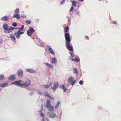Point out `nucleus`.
I'll use <instances>...</instances> for the list:
<instances>
[{
  "instance_id": "f257e3e1",
  "label": "nucleus",
  "mask_w": 121,
  "mask_h": 121,
  "mask_svg": "<svg viewBox=\"0 0 121 121\" xmlns=\"http://www.w3.org/2000/svg\"><path fill=\"white\" fill-rule=\"evenodd\" d=\"M66 46L67 49L70 52L73 51V49L72 46L70 45V42L71 40L70 38L65 39Z\"/></svg>"
},
{
  "instance_id": "f03ea898",
  "label": "nucleus",
  "mask_w": 121,
  "mask_h": 121,
  "mask_svg": "<svg viewBox=\"0 0 121 121\" xmlns=\"http://www.w3.org/2000/svg\"><path fill=\"white\" fill-rule=\"evenodd\" d=\"M9 26L8 25L5 24H4L3 26V28L4 30V32L5 33H9L12 31V30L13 29H16V28L15 29L12 26L8 28Z\"/></svg>"
},
{
  "instance_id": "7ed1b4c3",
  "label": "nucleus",
  "mask_w": 121,
  "mask_h": 121,
  "mask_svg": "<svg viewBox=\"0 0 121 121\" xmlns=\"http://www.w3.org/2000/svg\"><path fill=\"white\" fill-rule=\"evenodd\" d=\"M65 33V39L70 38V35L69 33V28L68 26L64 28Z\"/></svg>"
},
{
  "instance_id": "20e7f679",
  "label": "nucleus",
  "mask_w": 121,
  "mask_h": 121,
  "mask_svg": "<svg viewBox=\"0 0 121 121\" xmlns=\"http://www.w3.org/2000/svg\"><path fill=\"white\" fill-rule=\"evenodd\" d=\"M50 101L48 100L46 103V107L49 111L51 112H53L54 109V107L50 105Z\"/></svg>"
},
{
  "instance_id": "39448f33",
  "label": "nucleus",
  "mask_w": 121,
  "mask_h": 121,
  "mask_svg": "<svg viewBox=\"0 0 121 121\" xmlns=\"http://www.w3.org/2000/svg\"><path fill=\"white\" fill-rule=\"evenodd\" d=\"M30 84L31 81L29 79H27L25 81V83H22V84H21L22 85V87H28Z\"/></svg>"
},
{
  "instance_id": "423d86ee",
  "label": "nucleus",
  "mask_w": 121,
  "mask_h": 121,
  "mask_svg": "<svg viewBox=\"0 0 121 121\" xmlns=\"http://www.w3.org/2000/svg\"><path fill=\"white\" fill-rule=\"evenodd\" d=\"M29 29L27 31L28 35L29 36H31L32 35V33L35 32L33 28L31 27H29Z\"/></svg>"
},
{
  "instance_id": "0eeeda50",
  "label": "nucleus",
  "mask_w": 121,
  "mask_h": 121,
  "mask_svg": "<svg viewBox=\"0 0 121 121\" xmlns=\"http://www.w3.org/2000/svg\"><path fill=\"white\" fill-rule=\"evenodd\" d=\"M47 114L48 116L50 118H54L56 116V114L54 112H47Z\"/></svg>"
},
{
  "instance_id": "6e6552de",
  "label": "nucleus",
  "mask_w": 121,
  "mask_h": 121,
  "mask_svg": "<svg viewBox=\"0 0 121 121\" xmlns=\"http://www.w3.org/2000/svg\"><path fill=\"white\" fill-rule=\"evenodd\" d=\"M68 81L70 83H71L72 85H73L76 81L72 77L68 78Z\"/></svg>"
},
{
  "instance_id": "1a4fd4ad",
  "label": "nucleus",
  "mask_w": 121,
  "mask_h": 121,
  "mask_svg": "<svg viewBox=\"0 0 121 121\" xmlns=\"http://www.w3.org/2000/svg\"><path fill=\"white\" fill-rule=\"evenodd\" d=\"M58 82H54V86L52 88L53 91H55L56 89L58 87Z\"/></svg>"
},
{
  "instance_id": "9d476101",
  "label": "nucleus",
  "mask_w": 121,
  "mask_h": 121,
  "mask_svg": "<svg viewBox=\"0 0 121 121\" xmlns=\"http://www.w3.org/2000/svg\"><path fill=\"white\" fill-rule=\"evenodd\" d=\"M9 18V17L7 16L6 15L1 18V20L3 21H8Z\"/></svg>"
},
{
  "instance_id": "9b49d317",
  "label": "nucleus",
  "mask_w": 121,
  "mask_h": 121,
  "mask_svg": "<svg viewBox=\"0 0 121 121\" xmlns=\"http://www.w3.org/2000/svg\"><path fill=\"white\" fill-rule=\"evenodd\" d=\"M47 48L49 50V52L51 53L53 55H54L55 53L53 51V49L49 45L47 46H46Z\"/></svg>"
},
{
  "instance_id": "f8f14e48",
  "label": "nucleus",
  "mask_w": 121,
  "mask_h": 121,
  "mask_svg": "<svg viewBox=\"0 0 121 121\" xmlns=\"http://www.w3.org/2000/svg\"><path fill=\"white\" fill-rule=\"evenodd\" d=\"M9 37L12 41L13 42H15L16 41V40L15 37L13 36L12 34H10V35Z\"/></svg>"
},
{
  "instance_id": "ddd939ff",
  "label": "nucleus",
  "mask_w": 121,
  "mask_h": 121,
  "mask_svg": "<svg viewBox=\"0 0 121 121\" xmlns=\"http://www.w3.org/2000/svg\"><path fill=\"white\" fill-rule=\"evenodd\" d=\"M18 75L20 77H22L23 76V71L22 69H19L17 72Z\"/></svg>"
},
{
  "instance_id": "4468645a",
  "label": "nucleus",
  "mask_w": 121,
  "mask_h": 121,
  "mask_svg": "<svg viewBox=\"0 0 121 121\" xmlns=\"http://www.w3.org/2000/svg\"><path fill=\"white\" fill-rule=\"evenodd\" d=\"M16 18L17 19H19L20 18V16L18 14H14L13 16V18Z\"/></svg>"
},
{
  "instance_id": "2eb2a0df",
  "label": "nucleus",
  "mask_w": 121,
  "mask_h": 121,
  "mask_svg": "<svg viewBox=\"0 0 121 121\" xmlns=\"http://www.w3.org/2000/svg\"><path fill=\"white\" fill-rule=\"evenodd\" d=\"M26 70L27 72L30 73H35L36 71L35 70L33 69H26Z\"/></svg>"
},
{
  "instance_id": "dca6fc26",
  "label": "nucleus",
  "mask_w": 121,
  "mask_h": 121,
  "mask_svg": "<svg viewBox=\"0 0 121 121\" xmlns=\"http://www.w3.org/2000/svg\"><path fill=\"white\" fill-rule=\"evenodd\" d=\"M12 84H15L16 85L20 86L21 87H22V86L21 84H22V83L20 84L19 83V82L18 81H15L12 83Z\"/></svg>"
},
{
  "instance_id": "f3484780",
  "label": "nucleus",
  "mask_w": 121,
  "mask_h": 121,
  "mask_svg": "<svg viewBox=\"0 0 121 121\" xmlns=\"http://www.w3.org/2000/svg\"><path fill=\"white\" fill-rule=\"evenodd\" d=\"M60 87L63 90L64 92H65L66 91V89L64 85H62L60 86Z\"/></svg>"
},
{
  "instance_id": "a211bd4d",
  "label": "nucleus",
  "mask_w": 121,
  "mask_h": 121,
  "mask_svg": "<svg viewBox=\"0 0 121 121\" xmlns=\"http://www.w3.org/2000/svg\"><path fill=\"white\" fill-rule=\"evenodd\" d=\"M44 63L46 66H48L50 68L52 69L53 68V65L51 64H49L48 63Z\"/></svg>"
},
{
  "instance_id": "6ab92c4d",
  "label": "nucleus",
  "mask_w": 121,
  "mask_h": 121,
  "mask_svg": "<svg viewBox=\"0 0 121 121\" xmlns=\"http://www.w3.org/2000/svg\"><path fill=\"white\" fill-rule=\"evenodd\" d=\"M15 78L14 76H11L9 78V80L11 81H12Z\"/></svg>"
},
{
  "instance_id": "aec40b11",
  "label": "nucleus",
  "mask_w": 121,
  "mask_h": 121,
  "mask_svg": "<svg viewBox=\"0 0 121 121\" xmlns=\"http://www.w3.org/2000/svg\"><path fill=\"white\" fill-rule=\"evenodd\" d=\"M57 60L56 59L53 58H52L51 63H56Z\"/></svg>"
},
{
  "instance_id": "412c9836",
  "label": "nucleus",
  "mask_w": 121,
  "mask_h": 121,
  "mask_svg": "<svg viewBox=\"0 0 121 121\" xmlns=\"http://www.w3.org/2000/svg\"><path fill=\"white\" fill-rule=\"evenodd\" d=\"M60 101H58L55 107V109H56L58 108V106L60 105Z\"/></svg>"
},
{
  "instance_id": "4be33fe9",
  "label": "nucleus",
  "mask_w": 121,
  "mask_h": 121,
  "mask_svg": "<svg viewBox=\"0 0 121 121\" xmlns=\"http://www.w3.org/2000/svg\"><path fill=\"white\" fill-rule=\"evenodd\" d=\"M16 34L18 35H21L24 33V32H21L20 30L17 31L16 33Z\"/></svg>"
},
{
  "instance_id": "5701e85b",
  "label": "nucleus",
  "mask_w": 121,
  "mask_h": 121,
  "mask_svg": "<svg viewBox=\"0 0 121 121\" xmlns=\"http://www.w3.org/2000/svg\"><path fill=\"white\" fill-rule=\"evenodd\" d=\"M73 69L74 70V74H78V72L77 71V69L76 68H73Z\"/></svg>"
},
{
  "instance_id": "b1692460",
  "label": "nucleus",
  "mask_w": 121,
  "mask_h": 121,
  "mask_svg": "<svg viewBox=\"0 0 121 121\" xmlns=\"http://www.w3.org/2000/svg\"><path fill=\"white\" fill-rule=\"evenodd\" d=\"M7 85V83H4L0 84V85L2 87H4L6 86Z\"/></svg>"
},
{
  "instance_id": "393cba45",
  "label": "nucleus",
  "mask_w": 121,
  "mask_h": 121,
  "mask_svg": "<svg viewBox=\"0 0 121 121\" xmlns=\"http://www.w3.org/2000/svg\"><path fill=\"white\" fill-rule=\"evenodd\" d=\"M42 86L44 88L46 89H48L49 87V86L48 85H42Z\"/></svg>"
},
{
  "instance_id": "a878e982",
  "label": "nucleus",
  "mask_w": 121,
  "mask_h": 121,
  "mask_svg": "<svg viewBox=\"0 0 121 121\" xmlns=\"http://www.w3.org/2000/svg\"><path fill=\"white\" fill-rule=\"evenodd\" d=\"M69 53L70 55V59H72L73 57H74L73 53L71 52H69Z\"/></svg>"
},
{
  "instance_id": "bb28decb",
  "label": "nucleus",
  "mask_w": 121,
  "mask_h": 121,
  "mask_svg": "<svg viewBox=\"0 0 121 121\" xmlns=\"http://www.w3.org/2000/svg\"><path fill=\"white\" fill-rule=\"evenodd\" d=\"M4 78V76L3 75H0V81L2 80Z\"/></svg>"
},
{
  "instance_id": "cd10ccee",
  "label": "nucleus",
  "mask_w": 121,
  "mask_h": 121,
  "mask_svg": "<svg viewBox=\"0 0 121 121\" xmlns=\"http://www.w3.org/2000/svg\"><path fill=\"white\" fill-rule=\"evenodd\" d=\"M72 4L73 5H74L75 6H76V5L77 4V3L76 1H72Z\"/></svg>"
},
{
  "instance_id": "c85d7f7f",
  "label": "nucleus",
  "mask_w": 121,
  "mask_h": 121,
  "mask_svg": "<svg viewBox=\"0 0 121 121\" xmlns=\"http://www.w3.org/2000/svg\"><path fill=\"white\" fill-rule=\"evenodd\" d=\"M14 35L16 36V38L17 39H19L20 38V36L18 35H17L16 33L15 32L14 33Z\"/></svg>"
},
{
  "instance_id": "c756f323",
  "label": "nucleus",
  "mask_w": 121,
  "mask_h": 121,
  "mask_svg": "<svg viewBox=\"0 0 121 121\" xmlns=\"http://www.w3.org/2000/svg\"><path fill=\"white\" fill-rule=\"evenodd\" d=\"M19 11V9H17L15 10L14 12L16 14H17Z\"/></svg>"
},
{
  "instance_id": "7c9ffc66",
  "label": "nucleus",
  "mask_w": 121,
  "mask_h": 121,
  "mask_svg": "<svg viewBox=\"0 0 121 121\" xmlns=\"http://www.w3.org/2000/svg\"><path fill=\"white\" fill-rule=\"evenodd\" d=\"M24 28V25H22V26H21V27L19 28L18 29L19 30H23V28Z\"/></svg>"
},
{
  "instance_id": "2f4dec72",
  "label": "nucleus",
  "mask_w": 121,
  "mask_h": 121,
  "mask_svg": "<svg viewBox=\"0 0 121 121\" xmlns=\"http://www.w3.org/2000/svg\"><path fill=\"white\" fill-rule=\"evenodd\" d=\"M72 61H77L78 62V60L77 58H75V59H73L72 60Z\"/></svg>"
},
{
  "instance_id": "473e14b6",
  "label": "nucleus",
  "mask_w": 121,
  "mask_h": 121,
  "mask_svg": "<svg viewBox=\"0 0 121 121\" xmlns=\"http://www.w3.org/2000/svg\"><path fill=\"white\" fill-rule=\"evenodd\" d=\"M12 25L14 26H16L17 25V24L16 22H13L12 24Z\"/></svg>"
},
{
  "instance_id": "72a5a7b5",
  "label": "nucleus",
  "mask_w": 121,
  "mask_h": 121,
  "mask_svg": "<svg viewBox=\"0 0 121 121\" xmlns=\"http://www.w3.org/2000/svg\"><path fill=\"white\" fill-rule=\"evenodd\" d=\"M74 7L73 6H72L70 9L69 11L70 12H72L73 11V10H74Z\"/></svg>"
},
{
  "instance_id": "f704fd0d",
  "label": "nucleus",
  "mask_w": 121,
  "mask_h": 121,
  "mask_svg": "<svg viewBox=\"0 0 121 121\" xmlns=\"http://www.w3.org/2000/svg\"><path fill=\"white\" fill-rule=\"evenodd\" d=\"M40 115L42 117H43L44 116V114L43 112H41L40 113Z\"/></svg>"
},
{
  "instance_id": "c9c22d12",
  "label": "nucleus",
  "mask_w": 121,
  "mask_h": 121,
  "mask_svg": "<svg viewBox=\"0 0 121 121\" xmlns=\"http://www.w3.org/2000/svg\"><path fill=\"white\" fill-rule=\"evenodd\" d=\"M21 17L23 18H25L26 17V15L24 14H22Z\"/></svg>"
},
{
  "instance_id": "e433bc0d",
  "label": "nucleus",
  "mask_w": 121,
  "mask_h": 121,
  "mask_svg": "<svg viewBox=\"0 0 121 121\" xmlns=\"http://www.w3.org/2000/svg\"><path fill=\"white\" fill-rule=\"evenodd\" d=\"M26 22L28 24H29L31 22V21L30 20L27 21H26Z\"/></svg>"
},
{
  "instance_id": "4c0bfd02",
  "label": "nucleus",
  "mask_w": 121,
  "mask_h": 121,
  "mask_svg": "<svg viewBox=\"0 0 121 121\" xmlns=\"http://www.w3.org/2000/svg\"><path fill=\"white\" fill-rule=\"evenodd\" d=\"M46 95L47 97H48L49 98L50 96V95L49 93H48L47 94H46Z\"/></svg>"
},
{
  "instance_id": "58836bf2",
  "label": "nucleus",
  "mask_w": 121,
  "mask_h": 121,
  "mask_svg": "<svg viewBox=\"0 0 121 121\" xmlns=\"http://www.w3.org/2000/svg\"><path fill=\"white\" fill-rule=\"evenodd\" d=\"M83 83V82L81 80L79 82V84L80 85H82Z\"/></svg>"
},
{
  "instance_id": "ea45409f",
  "label": "nucleus",
  "mask_w": 121,
  "mask_h": 121,
  "mask_svg": "<svg viewBox=\"0 0 121 121\" xmlns=\"http://www.w3.org/2000/svg\"><path fill=\"white\" fill-rule=\"evenodd\" d=\"M65 0H63L61 1L60 2V4H62L64 3L65 2Z\"/></svg>"
},
{
  "instance_id": "a19ab883",
  "label": "nucleus",
  "mask_w": 121,
  "mask_h": 121,
  "mask_svg": "<svg viewBox=\"0 0 121 121\" xmlns=\"http://www.w3.org/2000/svg\"><path fill=\"white\" fill-rule=\"evenodd\" d=\"M103 1L106 4L108 2V1L106 0H104Z\"/></svg>"
},
{
  "instance_id": "79ce46f5",
  "label": "nucleus",
  "mask_w": 121,
  "mask_h": 121,
  "mask_svg": "<svg viewBox=\"0 0 121 121\" xmlns=\"http://www.w3.org/2000/svg\"><path fill=\"white\" fill-rule=\"evenodd\" d=\"M112 23L114 24L115 25H116L117 24V22L116 21H113Z\"/></svg>"
},
{
  "instance_id": "37998d69",
  "label": "nucleus",
  "mask_w": 121,
  "mask_h": 121,
  "mask_svg": "<svg viewBox=\"0 0 121 121\" xmlns=\"http://www.w3.org/2000/svg\"><path fill=\"white\" fill-rule=\"evenodd\" d=\"M52 82H51L50 83L49 85H48L49 86V87L52 84Z\"/></svg>"
},
{
  "instance_id": "c03bdc74",
  "label": "nucleus",
  "mask_w": 121,
  "mask_h": 121,
  "mask_svg": "<svg viewBox=\"0 0 121 121\" xmlns=\"http://www.w3.org/2000/svg\"><path fill=\"white\" fill-rule=\"evenodd\" d=\"M49 98L52 100H54V99L51 96Z\"/></svg>"
},
{
  "instance_id": "a18cd8bd",
  "label": "nucleus",
  "mask_w": 121,
  "mask_h": 121,
  "mask_svg": "<svg viewBox=\"0 0 121 121\" xmlns=\"http://www.w3.org/2000/svg\"><path fill=\"white\" fill-rule=\"evenodd\" d=\"M43 106H42L41 107V110L40 111H39V112H41L42 111V110H43Z\"/></svg>"
},
{
  "instance_id": "49530a36",
  "label": "nucleus",
  "mask_w": 121,
  "mask_h": 121,
  "mask_svg": "<svg viewBox=\"0 0 121 121\" xmlns=\"http://www.w3.org/2000/svg\"><path fill=\"white\" fill-rule=\"evenodd\" d=\"M85 37L86 38V39H88V36H85Z\"/></svg>"
},
{
  "instance_id": "de8ad7c7",
  "label": "nucleus",
  "mask_w": 121,
  "mask_h": 121,
  "mask_svg": "<svg viewBox=\"0 0 121 121\" xmlns=\"http://www.w3.org/2000/svg\"><path fill=\"white\" fill-rule=\"evenodd\" d=\"M45 121V119H44V118H43V121Z\"/></svg>"
},
{
  "instance_id": "09e8293b",
  "label": "nucleus",
  "mask_w": 121,
  "mask_h": 121,
  "mask_svg": "<svg viewBox=\"0 0 121 121\" xmlns=\"http://www.w3.org/2000/svg\"><path fill=\"white\" fill-rule=\"evenodd\" d=\"M84 0H78L79 1H80L82 2Z\"/></svg>"
},
{
  "instance_id": "8fccbe9b",
  "label": "nucleus",
  "mask_w": 121,
  "mask_h": 121,
  "mask_svg": "<svg viewBox=\"0 0 121 121\" xmlns=\"http://www.w3.org/2000/svg\"><path fill=\"white\" fill-rule=\"evenodd\" d=\"M18 81L19 82V83H20V82H21V80H19Z\"/></svg>"
},
{
  "instance_id": "3c124183",
  "label": "nucleus",
  "mask_w": 121,
  "mask_h": 121,
  "mask_svg": "<svg viewBox=\"0 0 121 121\" xmlns=\"http://www.w3.org/2000/svg\"><path fill=\"white\" fill-rule=\"evenodd\" d=\"M2 43V42L1 41H0V44Z\"/></svg>"
},
{
  "instance_id": "603ef678",
  "label": "nucleus",
  "mask_w": 121,
  "mask_h": 121,
  "mask_svg": "<svg viewBox=\"0 0 121 121\" xmlns=\"http://www.w3.org/2000/svg\"><path fill=\"white\" fill-rule=\"evenodd\" d=\"M46 119L47 120H49V119H48V118H47V119Z\"/></svg>"
},
{
  "instance_id": "864d4df0",
  "label": "nucleus",
  "mask_w": 121,
  "mask_h": 121,
  "mask_svg": "<svg viewBox=\"0 0 121 121\" xmlns=\"http://www.w3.org/2000/svg\"><path fill=\"white\" fill-rule=\"evenodd\" d=\"M99 1H100L101 0H99Z\"/></svg>"
},
{
  "instance_id": "5fc2aeb1",
  "label": "nucleus",
  "mask_w": 121,
  "mask_h": 121,
  "mask_svg": "<svg viewBox=\"0 0 121 121\" xmlns=\"http://www.w3.org/2000/svg\"><path fill=\"white\" fill-rule=\"evenodd\" d=\"M48 120H47L48 121Z\"/></svg>"
}]
</instances>
